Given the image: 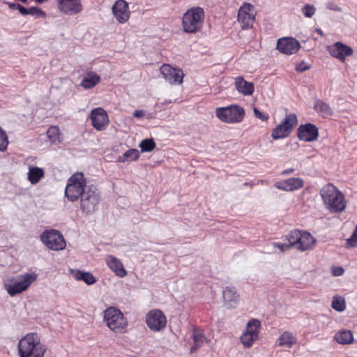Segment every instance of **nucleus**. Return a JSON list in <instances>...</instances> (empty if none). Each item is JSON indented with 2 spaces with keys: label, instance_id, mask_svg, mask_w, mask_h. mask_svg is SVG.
Instances as JSON below:
<instances>
[{
  "label": "nucleus",
  "instance_id": "nucleus-1",
  "mask_svg": "<svg viewBox=\"0 0 357 357\" xmlns=\"http://www.w3.org/2000/svg\"><path fill=\"white\" fill-rule=\"evenodd\" d=\"M17 351L19 357H44L47 347L38 333L31 332L19 340Z\"/></svg>",
  "mask_w": 357,
  "mask_h": 357
},
{
  "label": "nucleus",
  "instance_id": "nucleus-2",
  "mask_svg": "<svg viewBox=\"0 0 357 357\" xmlns=\"http://www.w3.org/2000/svg\"><path fill=\"white\" fill-rule=\"evenodd\" d=\"M319 193L324 204L331 213H338L346 208L347 201L344 195L333 184L324 185Z\"/></svg>",
  "mask_w": 357,
  "mask_h": 357
},
{
  "label": "nucleus",
  "instance_id": "nucleus-3",
  "mask_svg": "<svg viewBox=\"0 0 357 357\" xmlns=\"http://www.w3.org/2000/svg\"><path fill=\"white\" fill-rule=\"evenodd\" d=\"M205 12L199 6L188 8L182 17V28L185 33H197L200 32L204 26Z\"/></svg>",
  "mask_w": 357,
  "mask_h": 357
},
{
  "label": "nucleus",
  "instance_id": "nucleus-4",
  "mask_svg": "<svg viewBox=\"0 0 357 357\" xmlns=\"http://www.w3.org/2000/svg\"><path fill=\"white\" fill-rule=\"evenodd\" d=\"M284 240L288 241L287 244L291 248H295L302 252L313 249L317 242L310 232L298 229L291 230L284 236Z\"/></svg>",
  "mask_w": 357,
  "mask_h": 357
},
{
  "label": "nucleus",
  "instance_id": "nucleus-5",
  "mask_svg": "<svg viewBox=\"0 0 357 357\" xmlns=\"http://www.w3.org/2000/svg\"><path fill=\"white\" fill-rule=\"evenodd\" d=\"M104 321L108 328L116 333L127 332L128 321L123 312L114 307H109L104 311Z\"/></svg>",
  "mask_w": 357,
  "mask_h": 357
},
{
  "label": "nucleus",
  "instance_id": "nucleus-6",
  "mask_svg": "<svg viewBox=\"0 0 357 357\" xmlns=\"http://www.w3.org/2000/svg\"><path fill=\"white\" fill-rule=\"evenodd\" d=\"M86 179L82 172L73 174L68 180L65 195L70 202H76L86 190Z\"/></svg>",
  "mask_w": 357,
  "mask_h": 357
},
{
  "label": "nucleus",
  "instance_id": "nucleus-7",
  "mask_svg": "<svg viewBox=\"0 0 357 357\" xmlns=\"http://www.w3.org/2000/svg\"><path fill=\"white\" fill-rule=\"evenodd\" d=\"M35 273H25L17 275L16 278L8 279L4 284V287L10 296H14L26 291L37 279Z\"/></svg>",
  "mask_w": 357,
  "mask_h": 357
},
{
  "label": "nucleus",
  "instance_id": "nucleus-8",
  "mask_svg": "<svg viewBox=\"0 0 357 357\" xmlns=\"http://www.w3.org/2000/svg\"><path fill=\"white\" fill-rule=\"evenodd\" d=\"M215 113L221 121L227 123H241L245 116L244 108L236 104L218 107L215 109Z\"/></svg>",
  "mask_w": 357,
  "mask_h": 357
},
{
  "label": "nucleus",
  "instance_id": "nucleus-9",
  "mask_svg": "<svg viewBox=\"0 0 357 357\" xmlns=\"http://www.w3.org/2000/svg\"><path fill=\"white\" fill-rule=\"evenodd\" d=\"M80 209L83 213L90 215L98 208L100 202V195L97 189L87 188L85 193L80 197Z\"/></svg>",
  "mask_w": 357,
  "mask_h": 357
},
{
  "label": "nucleus",
  "instance_id": "nucleus-10",
  "mask_svg": "<svg viewBox=\"0 0 357 357\" xmlns=\"http://www.w3.org/2000/svg\"><path fill=\"white\" fill-rule=\"evenodd\" d=\"M40 240L48 249L54 251L63 250L66 246L63 236L55 229L44 231L40 235Z\"/></svg>",
  "mask_w": 357,
  "mask_h": 357
},
{
  "label": "nucleus",
  "instance_id": "nucleus-11",
  "mask_svg": "<svg viewBox=\"0 0 357 357\" xmlns=\"http://www.w3.org/2000/svg\"><path fill=\"white\" fill-rule=\"evenodd\" d=\"M297 124L298 119L295 114H287L284 120L273 130L271 137L275 140L287 137Z\"/></svg>",
  "mask_w": 357,
  "mask_h": 357
},
{
  "label": "nucleus",
  "instance_id": "nucleus-12",
  "mask_svg": "<svg viewBox=\"0 0 357 357\" xmlns=\"http://www.w3.org/2000/svg\"><path fill=\"white\" fill-rule=\"evenodd\" d=\"M257 10L250 3H243L238 11L237 20L242 30L250 29L256 20Z\"/></svg>",
  "mask_w": 357,
  "mask_h": 357
},
{
  "label": "nucleus",
  "instance_id": "nucleus-13",
  "mask_svg": "<svg viewBox=\"0 0 357 357\" xmlns=\"http://www.w3.org/2000/svg\"><path fill=\"white\" fill-rule=\"evenodd\" d=\"M261 322L257 319H251L247 324L245 331L240 340L244 347L250 348L259 339Z\"/></svg>",
  "mask_w": 357,
  "mask_h": 357
},
{
  "label": "nucleus",
  "instance_id": "nucleus-14",
  "mask_svg": "<svg viewBox=\"0 0 357 357\" xmlns=\"http://www.w3.org/2000/svg\"><path fill=\"white\" fill-rule=\"evenodd\" d=\"M163 78L171 84H181L185 76L182 69L174 68L169 63H163L160 68Z\"/></svg>",
  "mask_w": 357,
  "mask_h": 357
},
{
  "label": "nucleus",
  "instance_id": "nucleus-15",
  "mask_svg": "<svg viewBox=\"0 0 357 357\" xmlns=\"http://www.w3.org/2000/svg\"><path fill=\"white\" fill-rule=\"evenodd\" d=\"M146 322L148 327L154 332L160 331L165 328L167 318L160 310H152L146 316Z\"/></svg>",
  "mask_w": 357,
  "mask_h": 357
},
{
  "label": "nucleus",
  "instance_id": "nucleus-16",
  "mask_svg": "<svg viewBox=\"0 0 357 357\" xmlns=\"http://www.w3.org/2000/svg\"><path fill=\"white\" fill-rule=\"evenodd\" d=\"M59 11L65 15H75L83 11L82 0H55Z\"/></svg>",
  "mask_w": 357,
  "mask_h": 357
},
{
  "label": "nucleus",
  "instance_id": "nucleus-17",
  "mask_svg": "<svg viewBox=\"0 0 357 357\" xmlns=\"http://www.w3.org/2000/svg\"><path fill=\"white\" fill-rule=\"evenodd\" d=\"M276 49L282 54L291 55L299 51L301 44L292 37H284L278 40Z\"/></svg>",
  "mask_w": 357,
  "mask_h": 357
},
{
  "label": "nucleus",
  "instance_id": "nucleus-18",
  "mask_svg": "<svg viewBox=\"0 0 357 357\" xmlns=\"http://www.w3.org/2000/svg\"><path fill=\"white\" fill-rule=\"evenodd\" d=\"M91 124L98 131L105 130L109 125V116L107 112L102 107H96L91 112Z\"/></svg>",
  "mask_w": 357,
  "mask_h": 357
},
{
  "label": "nucleus",
  "instance_id": "nucleus-19",
  "mask_svg": "<svg viewBox=\"0 0 357 357\" xmlns=\"http://www.w3.org/2000/svg\"><path fill=\"white\" fill-rule=\"evenodd\" d=\"M327 50L333 57L342 62H344L347 56H352L354 54V50L351 47L341 42H336L333 45H329Z\"/></svg>",
  "mask_w": 357,
  "mask_h": 357
},
{
  "label": "nucleus",
  "instance_id": "nucleus-20",
  "mask_svg": "<svg viewBox=\"0 0 357 357\" xmlns=\"http://www.w3.org/2000/svg\"><path fill=\"white\" fill-rule=\"evenodd\" d=\"M298 138L304 142H313L319 137L318 128L310 123L301 125L297 129Z\"/></svg>",
  "mask_w": 357,
  "mask_h": 357
},
{
  "label": "nucleus",
  "instance_id": "nucleus-21",
  "mask_svg": "<svg viewBox=\"0 0 357 357\" xmlns=\"http://www.w3.org/2000/svg\"><path fill=\"white\" fill-rule=\"evenodd\" d=\"M128 4L125 0H117L112 7V11L116 20L121 23H126L130 18Z\"/></svg>",
  "mask_w": 357,
  "mask_h": 357
},
{
  "label": "nucleus",
  "instance_id": "nucleus-22",
  "mask_svg": "<svg viewBox=\"0 0 357 357\" xmlns=\"http://www.w3.org/2000/svg\"><path fill=\"white\" fill-rule=\"evenodd\" d=\"M274 186L284 191H295L301 189L304 186V181L301 178H289L276 182Z\"/></svg>",
  "mask_w": 357,
  "mask_h": 357
},
{
  "label": "nucleus",
  "instance_id": "nucleus-23",
  "mask_svg": "<svg viewBox=\"0 0 357 357\" xmlns=\"http://www.w3.org/2000/svg\"><path fill=\"white\" fill-rule=\"evenodd\" d=\"M105 262L116 276L124 278L127 275V271L125 269L123 264L116 257L113 255L107 256L105 258Z\"/></svg>",
  "mask_w": 357,
  "mask_h": 357
},
{
  "label": "nucleus",
  "instance_id": "nucleus-24",
  "mask_svg": "<svg viewBox=\"0 0 357 357\" xmlns=\"http://www.w3.org/2000/svg\"><path fill=\"white\" fill-rule=\"evenodd\" d=\"M234 85L237 91L245 96H251L254 93L253 83L247 82L242 76L236 77L234 79Z\"/></svg>",
  "mask_w": 357,
  "mask_h": 357
},
{
  "label": "nucleus",
  "instance_id": "nucleus-25",
  "mask_svg": "<svg viewBox=\"0 0 357 357\" xmlns=\"http://www.w3.org/2000/svg\"><path fill=\"white\" fill-rule=\"evenodd\" d=\"M100 80V75L93 71H89L86 73V75L82 79L80 86L85 89H90L97 85Z\"/></svg>",
  "mask_w": 357,
  "mask_h": 357
},
{
  "label": "nucleus",
  "instance_id": "nucleus-26",
  "mask_svg": "<svg viewBox=\"0 0 357 357\" xmlns=\"http://www.w3.org/2000/svg\"><path fill=\"white\" fill-rule=\"evenodd\" d=\"M73 278L78 281H84L88 285L93 284L97 280L93 275L89 272H83L80 270H72L70 271Z\"/></svg>",
  "mask_w": 357,
  "mask_h": 357
},
{
  "label": "nucleus",
  "instance_id": "nucleus-27",
  "mask_svg": "<svg viewBox=\"0 0 357 357\" xmlns=\"http://www.w3.org/2000/svg\"><path fill=\"white\" fill-rule=\"evenodd\" d=\"M313 108L323 118H328L333 114V111L331 106L321 100H317Z\"/></svg>",
  "mask_w": 357,
  "mask_h": 357
},
{
  "label": "nucleus",
  "instance_id": "nucleus-28",
  "mask_svg": "<svg viewBox=\"0 0 357 357\" xmlns=\"http://www.w3.org/2000/svg\"><path fill=\"white\" fill-rule=\"evenodd\" d=\"M278 342L279 346L291 348L296 344L297 339L291 332L284 331L280 335Z\"/></svg>",
  "mask_w": 357,
  "mask_h": 357
},
{
  "label": "nucleus",
  "instance_id": "nucleus-29",
  "mask_svg": "<svg viewBox=\"0 0 357 357\" xmlns=\"http://www.w3.org/2000/svg\"><path fill=\"white\" fill-rule=\"evenodd\" d=\"M45 172L42 168L38 167H30L28 172V180L33 184H37L40 179L44 178Z\"/></svg>",
  "mask_w": 357,
  "mask_h": 357
},
{
  "label": "nucleus",
  "instance_id": "nucleus-30",
  "mask_svg": "<svg viewBox=\"0 0 357 357\" xmlns=\"http://www.w3.org/2000/svg\"><path fill=\"white\" fill-rule=\"evenodd\" d=\"M335 339L339 344H349L352 343L354 337L351 331H342L335 334Z\"/></svg>",
  "mask_w": 357,
  "mask_h": 357
},
{
  "label": "nucleus",
  "instance_id": "nucleus-31",
  "mask_svg": "<svg viewBox=\"0 0 357 357\" xmlns=\"http://www.w3.org/2000/svg\"><path fill=\"white\" fill-rule=\"evenodd\" d=\"M193 344L190 348V353L196 352L201 347L203 346L206 337L204 334L197 333L196 330H194L193 335Z\"/></svg>",
  "mask_w": 357,
  "mask_h": 357
},
{
  "label": "nucleus",
  "instance_id": "nucleus-32",
  "mask_svg": "<svg viewBox=\"0 0 357 357\" xmlns=\"http://www.w3.org/2000/svg\"><path fill=\"white\" fill-rule=\"evenodd\" d=\"M47 136L52 143L61 142V133L56 126H50L47 131Z\"/></svg>",
  "mask_w": 357,
  "mask_h": 357
},
{
  "label": "nucleus",
  "instance_id": "nucleus-33",
  "mask_svg": "<svg viewBox=\"0 0 357 357\" xmlns=\"http://www.w3.org/2000/svg\"><path fill=\"white\" fill-rule=\"evenodd\" d=\"M139 157V151L136 149L128 150L123 155L119 158V161L124 162L126 161H135Z\"/></svg>",
  "mask_w": 357,
  "mask_h": 357
},
{
  "label": "nucleus",
  "instance_id": "nucleus-34",
  "mask_svg": "<svg viewBox=\"0 0 357 357\" xmlns=\"http://www.w3.org/2000/svg\"><path fill=\"white\" fill-rule=\"evenodd\" d=\"M223 298L225 302H234L236 303L238 299V294L234 288L227 287L223 291Z\"/></svg>",
  "mask_w": 357,
  "mask_h": 357
},
{
  "label": "nucleus",
  "instance_id": "nucleus-35",
  "mask_svg": "<svg viewBox=\"0 0 357 357\" xmlns=\"http://www.w3.org/2000/svg\"><path fill=\"white\" fill-rule=\"evenodd\" d=\"M331 306L335 310H336L337 312L344 311L346 308V303H345L344 298L340 296H333Z\"/></svg>",
  "mask_w": 357,
  "mask_h": 357
},
{
  "label": "nucleus",
  "instance_id": "nucleus-36",
  "mask_svg": "<svg viewBox=\"0 0 357 357\" xmlns=\"http://www.w3.org/2000/svg\"><path fill=\"white\" fill-rule=\"evenodd\" d=\"M139 147L142 152H151L155 148V143L153 139H143L139 144Z\"/></svg>",
  "mask_w": 357,
  "mask_h": 357
},
{
  "label": "nucleus",
  "instance_id": "nucleus-37",
  "mask_svg": "<svg viewBox=\"0 0 357 357\" xmlns=\"http://www.w3.org/2000/svg\"><path fill=\"white\" fill-rule=\"evenodd\" d=\"M9 142L6 132L0 126V151L7 150Z\"/></svg>",
  "mask_w": 357,
  "mask_h": 357
},
{
  "label": "nucleus",
  "instance_id": "nucleus-38",
  "mask_svg": "<svg viewBox=\"0 0 357 357\" xmlns=\"http://www.w3.org/2000/svg\"><path fill=\"white\" fill-rule=\"evenodd\" d=\"M28 15L34 16L36 18L46 17L45 12L36 6H32L29 8Z\"/></svg>",
  "mask_w": 357,
  "mask_h": 357
},
{
  "label": "nucleus",
  "instance_id": "nucleus-39",
  "mask_svg": "<svg viewBox=\"0 0 357 357\" xmlns=\"http://www.w3.org/2000/svg\"><path fill=\"white\" fill-rule=\"evenodd\" d=\"M347 248H355L357 247V225L351 236L347 240L346 242Z\"/></svg>",
  "mask_w": 357,
  "mask_h": 357
},
{
  "label": "nucleus",
  "instance_id": "nucleus-40",
  "mask_svg": "<svg viewBox=\"0 0 357 357\" xmlns=\"http://www.w3.org/2000/svg\"><path fill=\"white\" fill-rule=\"evenodd\" d=\"M315 8L314 6L310 4H306L302 8V13L306 17H312L315 13Z\"/></svg>",
  "mask_w": 357,
  "mask_h": 357
},
{
  "label": "nucleus",
  "instance_id": "nucleus-41",
  "mask_svg": "<svg viewBox=\"0 0 357 357\" xmlns=\"http://www.w3.org/2000/svg\"><path fill=\"white\" fill-rule=\"evenodd\" d=\"M274 248H278L281 252H284L291 249L287 243L275 242L272 243Z\"/></svg>",
  "mask_w": 357,
  "mask_h": 357
},
{
  "label": "nucleus",
  "instance_id": "nucleus-42",
  "mask_svg": "<svg viewBox=\"0 0 357 357\" xmlns=\"http://www.w3.org/2000/svg\"><path fill=\"white\" fill-rule=\"evenodd\" d=\"M253 111L255 116L262 121H267L269 119L268 114L260 112L257 108L255 107Z\"/></svg>",
  "mask_w": 357,
  "mask_h": 357
},
{
  "label": "nucleus",
  "instance_id": "nucleus-43",
  "mask_svg": "<svg viewBox=\"0 0 357 357\" xmlns=\"http://www.w3.org/2000/svg\"><path fill=\"white\" fill-rule=\"evenodd\" d=\"M310 68V66L308 65L307 63H306L304 61H302L296 65L295 69L298 73H303L305 70H309Z\"/></svg>",
  "mask_w": 357,
  "mask_h": 357
},
{
  "label": "nucleus",
  "instance_id": "nucleus-44",
  "mask_svg": "<svg viewBox=\"0 0 357 357\" xmlns=\"http://www.w3.org/2000/svg\"><path fill=\"white\" fill-rule=\"evenodd\" d=\"M326 7L327 8L332 10L341 11V8L333 2H328L326 5Z\"/></svg>",
  "mask_w": 357,
  "mask_h": 357
},
{
  "label": "nucleus",
  "instance_id": "nucleus-45",
  "mask_svg": "<svg viewBox=\"0 0 357 357\" xmlns=\"http://www.w3.org/2000/svg\"><path fill=\"white\" fill-rule=\"evenodd\" d=\"M344 271L342 267H335L333 269V274L335 276H340L344 273Z\"/></svg>",
  "mask_w": 357,
  "mask_h": 357
},
{
  "label": "nucleus",
  "instance_id": "nucleus-46",
  "mask_svg": "<svg viewBox=\"0 0 357 357\" xmlns=\"http://www.w3.org/2000/svg\"><path fill=\"white\" fill-rule=\"evenodd\" d=\"M133 116L137 119L142 118L144 116V111L142 109L135 110L133 113Z\"/></svg>",
  "mask_w": 357,
  "mask_h": 357
},
{
  "label": "nucleus",
  "instance_id": "nucleus-47",
  "mask_svg": "<svg viewBox=\"0 0 357 357\" xmlns=\"http://www.w3.org/2000/svg\"><path fill=\"white\" fill-rule=\"evenodd\" d=\"M17 10L22 15H28L29 8H26L25 7H24L23 6H22L20 4H19Z\"/></svg>",
  "mask_w": 357,
  "mask_h": 357
},
{
  "label": "nucleus",
  "instance_id": "nucleus-48",
  "mask_svg": "<svg viewBox=\"0 0 357 357\" xmlns=\"http://www.w3.org/2000/svg\"><path fill=\"white\" fill-rule=\"evenodd\" d=\"M6 4H7L9 7V8L12 10H17L19 3H11V2H5Z\"/></svg>",
  "mask_w": 357,
  "mask_h": 357
},
{
  "label": "nucleus",
  "instance_id": "nucleus-49",
  "mask_svg": "<svg viewBox=\"0 0 357 357\" xmlns=\"http://www.w3.org/2000/svg\"><path fill=\"white\" fill-rule=\"evenodd\" d=\"M294 172V168H289V169H284L281 172V175L286 176V175H288V174H292Z\"/></svg>",
  "mask_w": 357,
  "mask_h": 357
},
{
  "label": "nucleus",
  "instance_id": "nucleus-50",
  "mask_svg": "<svg viewBox=\"0 0 357 357\" xmlns=\"http://www.w3.org/2000/svg\"><path fill=\"white\" fill-rule=\"evenodd\" d=\"M316 31H317V33H318L321 36H324L323 31H322L321 29H317L316 30Z\"/></svg>",
  "mask_w": 357,
  "mask_h": 357
},
{
  "label": "nucleus",
  "instance_id": "nucleus-51",
  "mask_svg": "<svg viewBox=\"0 0 357 357\" xmlns=\"http://www.w3.org/2000/svg\"><path fill=\"white\" fill-rule=\"evenodd\" d=\"M36 2H38V3H43V2H44L45 0H36Z\"/></svg>",
  "mask_w": 357,
  "mask_h": 357
}]
</instances>
